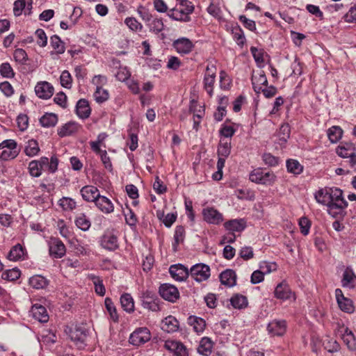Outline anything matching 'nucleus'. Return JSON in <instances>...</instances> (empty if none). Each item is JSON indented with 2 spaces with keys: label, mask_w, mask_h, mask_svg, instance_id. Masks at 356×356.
<instances>
[{
  "label": "nucleus",
  "mask_w": 356,
  "mask_h": 356,
  "mask_svg": "<svg viewBox=\"0 0 356 356\" xmlns=\"http://www.w3.org/2000/svg\"><path fill=\"white\" fill-rule=\"evenodd\" d=\"M169 272L172 277L177 281H183L189 275L188 269L181 264L171 266Z\"/></svg>",
  "instance_id": "19"
},
{
  "label": "nucleus",
  "mask_w": 356,
  "mask_h": 356,
  "mask_svg": "<svg viewBox=\"0 0 356 356\" xmlns=\"http://www.w3.org/2000/svg\"><path fill=\"white\" fill-rule=\"evenodd\" d=\"M277 264L275 263H270L267 261H261L259 264V270L264 273V275L269 274L273 271L276 270Z\"/></svg>",
  "instance_id": "62"
},
{
  "label": "nucleus",
  "mask_w": 356,
  "mask_h": 356,
  "mask_svg": "<svg viewBox=\"0 0 356 356\" xmlns=\"http://www.w3.org/2000/svg\"><path fill=\"white\" fill-rule=\"evenodd\" d=\"M140 299L142 305L145 309L152 312H157L160 309L158 300L156 298L154 293L152 291H146L143 292Z\"/></svg>",
  "instance_id": "10"
},
{
  "label": "nucleus",
  "mask_w": 356,
  "mask_h": 356,
  "mask_svg": "<svg viewBox=\"0 0 356 356\" xmlns=\"http://www.w3.org/2000/svg\"><path fill=\"white\" fill-rule=\"evenodd\" d=\"M165 347L177 356H188L186 348L179 341H167Z\"/></svg>",
  "instance_id": "22"
},
{
  "label": "nucleus",
  "mask_w": 356,
  "mask_h": 356,
  "mask_svg": "<svg viewBox=\"0 0 356 356\" xmlns=\"http://www.w3.org/2000/svg\"><path fill=\"white\" fill-rule=\"evenodd\" d=\"M50 44L56 54H61L65 52V43L58 35H54L51 37Z\"/></svg>",
  "instance_id": "41"
},
{
  "label": "nucleus",
  "mask_w": 356,
  "mask_h": 356,
  "mask_svg": "<svg viewBox=\"0 0 356 356\" xmlns=\"http://www.w3.org/2000/svg\"><path fill=\"white\" fill-rule=\"evenodd\" d=\"M104 303H105L106 308L110 314L111 318L114 321H118V315L117 314L116 308H115L112 300L110 298H106L105 299Z\"/></svg>",
  "instance_id": "54"
},
{
  "label": "nucleus",
  "mask_w": 356,
  "mask_h": 356,
  "mask_svg": "<svg viewBox=\"0 0 356 356\" xmlns=\"http://www.w3.org/2000/svg\"><path fill=\"white\" fill-rule=\"evenodd\" d=\"M204 220L210 224L218 225L223 220L222 213L213 207H207L202 210Z\"/></svg>",
  "instance_id": "11"
},
{
  "label": "nucleus",
  "mask_w": 356,
  "mask_h": 356,
  "mask_svg": "<svg viewBox=\"0 0 356 356\" xmlns=\"http://www.w3.org/2000/svg\"><path fill=\"white\" fill-rule=\"evenodd\" d=\"M268 331L272 336H282L286 328L285 321H273L268 325Z\"/></svg>",
  "instance_id": "21"
},
{
  "label": "nucleus",
  "mask_w": 356,
  "mask_h": 356,
  "mask_svg": "<svg viewBox=\"0 0 356 356\" xmlns=\"http://www.w3.org/2000/svg\"><path fill=\"white\" fill-rule=\"evenodd\" d=\"M29 284L37 289H43L47 286V279L41 275H34L29 279Z\"/></svg>",
  "instance_id": "45"
},
{
  "label": "nucleus",
  "mask_w": 356,
  "mask_h": 356,
  "mask_svg": "<svg viewBox=\"0 0 356 356\" xmlns=\"http://www.w3.org/2000/svg\"><path fill=\"white\" fill-rule=\"evenodd\" d=\"M76 111L80 118H88L90 114V108L88 102L84 99L79 100L76 104Z\"/></svg>",
  "instance_id": "28"
},
{
  "label": "nucleus",
  "mask_w": 356,
  "mask_h": 356,
  "mask_svg": "<svg viewBox=\"0 0 356 356\" xmlns=\"http://www.w3.org/2000/svg\"><path fill=\"white\" fill-rule=\"evenodd\" d=\"M335 295L339 307L342 311L347 313L353 312L354 307L352 300L345 298L341 289H336Z\"/></svg>",
  "instance_id": "17"
},
{
  "label": "nucleus",
  "mask_w": 356,
  "mask_h": 356,
  "mask_svg": "<svg viewBox=\"0 0 356 356\" xmlns=\"http://www.w3.org/2000/svg\"><path fill=\"white\" fill-rule=\"evenodd\" d=\"M116 79L120 81H126L131 76V73L127 67H119L115 74Z\"/></svg>",
  "instance_id": "58"
},
{
  "label": "nucleus",
  "mask_w": 356,
  "mask_h": 356,
  "mask_svg": "<svg viewBox=\"0 0 356 356\" xmlns=\"http://www.w3.org/2000/svg\"><path fill=\"white\" fill-rule=\"evenodd\" d=\"M232 81L227 73L224 71L220 72V87L221 89L227 90L230 88Z\"/></svg>",
  "instance_id": "59"
},
{
  "label": "nucleus",
  "mask_w": 356,
  "mask_h": 356,
  "mask_svg": "<svg viewBox=\"0 0 356 356\" xmlns=\"http://www.w3.org/2000/svg\"><path fill=\"white\" fill-rule=\"evenodd\" d=\"M230 302L234 308L238 309L245 308L248 304L246 296L241 294H234L230 298Z\"/></svg>",
  "instance_id": "36"
},
{
  "label": "nucleus",
  "mask_w": 356,
  "mask_h": 356,
  "mask_svg": "<svg viewBox=\"0 0 356 356\" xmlns=\"http://www.w3.org/2000/svg\"><path fill=\"white\" fill-rule=\"evenodd\" d=\"M60 206L64 210H73L75 209L76 204V202L70 197H63L59 200Z\"/></svg>",
  "instance_id": "60"
},
{
  "label": "nucleus",
  "mask_w": 356,
  "mask_h": 356,
  "mask_svg": "<svg viewBox=\"0 0 356 356\" xmlns=\"http://www.w3.org/2000/svg\"><path fill=\"white\" fill-rule=\"evenodd\" d=\"M40 152L38 143L35 140H30L27 142L24 148V153L29 157L36 156Z\"/></svg>",
  "instance_id": "44"
},
{
  "label": "nucleus",
  "mask_w": 356,
  "mask_h": 356,
  "mask_svg": "<svg viewBox=\"0 0 356 356\" xmlns=\"http://www.w3.org/2000/svg\"><path fill=\"white\" fill-rule=\"evenodd\" d=\"M95 203L97 208L104 213H110L114 210L113 203L105 196L100 195Z\"/></svg>",
  "instance_id": "27"
},
{
  "label": "nucleus",
  "mask_w": 356,
  "mask_h": 356,
  "mask_svg": "<svg viewBox=\"0 0 356 356\" xmlns=\"http://www.w3.org/2000/svg\"><path fill=\"white\" fill-rule=\"evenodd\" d=\"M188 324L193 327L195 332H202L205 328L206 323L203 318L197 316H190Z\"/></svg>",
  "instance_id": "38"
},
{
  "label": "nucleus",
  "mask_w": 356,
  "mask_h": 356,
  "mask_svg": "<svg viewBox=\"0 0 356 356\" xmlns=\"http://www.w3.org/2000/svg\"><path fill=\"white\" fill-rule=\"evenodd\" d=\"M88 278L92 281L95 292L100 296H104L106 293V289L103 284L102 280L93 274L88 275Z\"/></svg>",
  "instance_id": "39"
},
{
  "label": "nucleus",
  "mask_w": 356,
  "mask_h": 356,
  "mask_svg": "<svg viewBox=\"0 0 356 356\" xmlns=\"http://www.w3.org/2000/svg\"><path fill=\"white\" fill-rule=\"evenodd\" d=\"M323 346L324 348L330 353L337 352L340 348V346L338 342L335 339L329 337H326L323 340Z\"/></svg>",
  "instance_id": "51"
},
{
  "label": "nucleus",
  "mask_w": 356,
  "mask_h": 356,
  "mask_svg": "<svg viewBox=\"0 0 356 356\" xmlns=\"http://www.w3.org/2000/svg\"><path fill=\"white\" fill-rule=\"evenodd\" d=\"M330 194V188L320 189L315 193V199L316 201L323 205H326L330 213V206H331V199Z\"/></svg>",
  "instance_id": "31"
},
{
  "label": "nucleus",
  "mask_w": 356,
  "mask_h": 356,
  "mask_svg": "<svg viewBox=\"0 0 356 356\" xmlns=\"http://www.w3.org/2000/svg\"><path fill=\"white\" fill-rule=\"evenodd\" d=\"M66 252L64 243L58 238H51L49 242V253L54 258L63 257Z\"/></svg>",
  "instance_id": "12"
},
{
  "label": "nucleus",
  "mask_w": 356,
  "mask_h": 356,
  "mask_svg": "<svg viewBox=\"0 0 356 356\" xmlns=\"http://www.w3.org/2000/svg\"><path fill=\"white\" fill-rule=\"evenodd\" d=\"M0 74L5 78H12L15 75L13 70L8 63H4L1 65Z\"/></svg>",
  "instance_id": "63"
},
{
  "label": "nucleus",
  "mask_w": 356,
  "mask_h": 356,
  "mask_svg": "<svg viewBox=\"0 0 356 356\" xmlns=\"http://www.w3.org/2000/svg\"><path fill=\"white\" fill-rule=\"evenodd\" d=\"M31 312L34 318L42 323H46L49 320V316L44 307L38 305H34L32 307Z\"/></svg>",
  "instance_id": "29"
},
{
  "label": "nucleus",
  "mask_w": 356,
  "mask_h": 356,
  "mask_svg": "<svg viewBox=\"0 0 356 356\" xmlns=\"http://www.w3.org/2000/svg\"><path fill=\"white\" fill-rule=\"evenodd\" d=\"M231 152V143L227 140H220L218 148V156L228 157Z\"/></svg>",
  "instance_id": "48"
},
{
  "label": "nucleus",
  "mask_w": 356,
  "mask_h": 356,
  "mask_svg": "<svg viewBox=\"0 0 356 356\" xmlns=\"http://www.w3.org/2000/svg\"><path fill=\"white\" fill-rule=\"evenodd\" d=\"M21 275V272L17 268L8 270L2 273V277L9 281H15Z\"/></svg>",
  "instance_id": "57"
},
{
  "label": "nucleus",
  "mask_w": 356,
  "mask_h": 356,
  "mask_svg": "<svg viewBox=\"0 0 356 356\" xmlns=\"http://www.w3.org/2000/svg\"><path fill=\"white\" fill-rule=\"evenodd\" d=\"M109 97L108 92L103 88H97L94 92V98L98 103L106 101Z\"/></svg>",
  "instance_id": "56"
},
{
  "label": "nucleus",
  "mask_w": 356,
  "mask_h": 356,
  "mask_svg": "<svg viewBox=\"0 0 356 356\" xmlns=\"http://www.w3.org/2000/svg\"><path fill=\"white\" fill-rule=\"evenodd\" d=\"M151 339V334L147 327L136 329L129 337V342L134 346H140Z\"/></svg>",
  "instance_id": "7"
},
{
  "label": "nucleus",
  "mask_w": 356,
  "mask_h": 356,
  "mask_svg": "<svg viewBox=\"0 0 356 356\" xmlns=\"http://www.w3.org/2000/svg\"><path fill=\"white\" fill-rule=\"evenodd\" d=\"M179 328L177 320L172 316L165 318L161 322V329L167 332H174Z\"/></svg>",
  "instance_id": "30"
},
{
  "label": "nucleus",
  "mask_w": 356,
  "mask_h": 356,
  "mask_svg": "<svg viewBox=\"0 0 356 356\" xmlns=\"http://www.w3.org/2000/svg\"><path fill=\"white\" fill-rule=\"evenodd\" d=\"M148 26L149 28L150 31H152L155 33H159L161 31H163L164 28V24L162 19L152 17L151 20L149 22Z\"/></svg>",
  "instance_id": "50"
},
{
  "label": "nucleus",
  "mask_w": 356,
  "mask_h": 356,
  "mask_svg": "<svg viewBox=\"0 0 356 356\" xmlns=\"http://www.w3.org/2000/svg\"><path fill=\"white\" fill-rule=\"evenodd\" d=\"M275 178L273 172L262 168L254 169L249 175L251 181L264 185H272L275 182Z\"/></svg>",
  "instance_id": "1"
},
{
  "label": "nucleus",
  "mask_w": 356,
  "mask_h": 356,
  "mask_svg": "<svg viewBox=\"0 0 356 356\" xmlns=\"http://www.w3.org/2000/svg\"><path fill=\"white\" fill-rule=\"evenodd\" d=\"M274 294L276 298L286 300L293 298L295 300L289 286L284 282L278 284L275 289Z\"/></svg>",
  "instance_id": "15"
},
{
  "label": "nucleus",
  "mask_w": 356,
  "mask_h": 356,
  "mask_svg": "<svg viewBox=\"0 0 356 356\" xmlns=\"http://www.w3.org/2000/svg\"><path fill=\"white\" fill-rule=\"evenodd\" d=\"M35 36L36 38V42L40 47H44L47 44V37L44 30L37 29L35 32Z\"/></svg>",
  "instance_id": "61"
},
{
  "label": "nucleus",
  "mask_w": 356,
  "mask_h": 356,
  "mask_svg": "<svg viewBox=\"0 0 356 356\" xmlns=\"http://www.w3.org/2000/svg\"><path fill=\"white\" fill-rule=\"evenodd\" d=\"M336 152L339 156L348 159L344 162L348 163L350 166L354 167L356 165L355 149L353 144L346 143L339 145Z\"/></svg>",
  "instance_id": "4"
},
{
  "label": "nucleus",
  "mask_w": 356,
  "mask_h": 356,
  "mask_svg": "<svg viewBox=\"0 0 356 356\" xmlns=\"http://www.w3.org/2000/svg\"><path fill=\"white\" fill-rule=\"evenodd\" d=\"M172 46L180 54H188L193 49L192 41L186 38H180L173 42Z\"/></svg>",
  "instance_id": "14"
},
{
  "label": "nucleus",
  "mask_w": 356,
  "mask_h": 356,
  "mask_svg": "<svg viewBox=\"0 0 356 356\" xmlns=\"http://www.w3.org/2000/svg\"><path fill=\"white\" fill-rule=\"evenodd\" d=\"M220 280L226 286H234L236 284V274L233 270L227 269L220 274Z\"/></svg>",
  "instance_id": "24"
},
{
  "label": "nucleus",
  "mask_w": 356,
  "mask_h": 356,
  "mask_svg": "<svg viewBox=\"0 0 356 356\" xmlns=\"http://www.w3.org/2000/svg\"><path fill=\"white\" fill-rule=\"evenodd\" d=\"M286 168L288 172L294 175H300L303 170V166L295 159L286 161Z\"/></svg>",
  "instance_id": "47"
},
{
  "label": "nucleus",
  "mask_w": 356,
  "mask_h": 356,
  "mask_svg": "<svg viewBox=\"0 0 356 356\" xmlns=\"http://www.w3.org/2000/svg\"><path fill=\"white\" fill-rule=\"evenodd\" d=\"M107 134L105 133H101L98 135L97 139L95 141H91L90 143L91 149L93 152L95 151H99L102 149L100 147L101 146H104V147H106L105 145H104V141L106 138Z\"/></svg>",
  "instance_id": "55"
},
{
  "label": "nucleus",
  "mask_w": 356,
  "mask_h": 356,
  "mask_svg": "<svg viewBox=\"0 0 356 356\" xmlns=\"http://www.w3.org/2000/svg\"><path fill=\"white\" fill-rule=\"evenodd\" d=\"M120 303L123 309L127 312L131 313L134 311V299L129 293H124L121 296Z\"/></svg>",
  "instance_id": "37"
},
{
  "label": "nucleus",
  "mask_w": 356,
  "mask_h": 356,
  "mask_svg": "<svg viewBox=\"0 0 356 356\" xmlns=\"http://www.w3.org/2000/svg\"><path fill=\"white\" fill-rule=\"evenodd\" d=\"M189 110L190 112L193 113V116L199 120H201L204 114V109L203 106L199 105L197 102L194 99L191 101Z\"/></svg>",
  "instance_id": "52"
},
{
  "label": "nucleus",
  "mask_w": 356,
  "mask_h": 356,
  "mask_svg": "<svg viewBox=\"0 0 356 356\" xmlns=\"http://www.w3.org/2000/svg\"><path fill=\"white\" fill-rule=\"evenodd\" d=\"M159 291L161 296L169 302H175L179 298L177 288L170 284H161Z\"/></svg>",
  "instance_id": "9"
},
{
  "label": "nucleus",
  "mask_w": 356,
  "mask_h": 356,
  "mask_svg": "<svg viewBox=\"0 0 356 356\" xmlns=\"http://www.w3.org/2000/svg\"><path fill=\"white\" fill-rule=\"evenodd\" d=\"M216 72L217 69L214 65H208L204 76V88L211 97L213 95V86L216 81Z\"/></svg>",
  "instance_id": "5"
},
{
  "label": "nucleus",
  "mask_w": 356,
  "mask_h": 356,
  "mask_svg": "<svg viewBox=\"0 0 356 356\" xmlns=\"http://www.w3.org/2000/svg\"><path fill=\"white\" fill-rule=\"evenodd\" d=\"M224 226L231 232H241L245 227V222L243 219H234L226 222Z\"/></svg>",
  "instance_id": "34"
},
{
  "label": "nucleus",
  "mask_w": 356,
  "mask_h": 356,
  "mask_svg": "<svg viewBox=\"0 0 356 356\" xmlns=\"http://www.w3.org/2000/svg\"><path fill=\"white\" fill-rule=\"evenodd\" d=\"M185 238V229L183 226H177L175 231V235H174V239H175V243L173 244V248L175 250H177V246L181 243H183Z\"/></svg>",
  "instance_id": "53"
},
{
  "label": "nucleus",
  "mask_w": 356,
  "mask_h": 356,
  "mask_svg": "<svg viewBox=\"0 0 356 356\" xmlns=\"http://www.w3.org/2000/svg\"><path fill=\"white\" fill-rule=\"evenodd\" d=\"M168 15L177 21L188 22L190 19L189 14L186 13V10L181 8H175L168 11Z\"/></svg>",
  "instance_id": "33"
},
{
  "label": "nucleus",
  "mask_w": 356,
  "mask_h": 356,
  "mask_svg": "<svg viewBox=\"0 0 356 356\" xmlns=\"http://www.w3.org/2000/svg\"><path fill=\"white\" fill-rule=\"evenodd\" d=\"M101 245L106 250H115L118 248V238L112 233H106L101 239Z\"/></svg>",
  "instance_id": "23"
},
{
  "label": "nucleus",
  "mask_w": 356,
  "mask_h": 356,
  "mask_svg": "<svg viewBox=\"0 0 356 356\" xmlns=\"http://www.w3.org/2000/svg\"><path fill=\"white\" fill-rule=\"evenodd\" d=\"M46 164H48V158L45 156L41 157L40 160L31 161L29 164L30 175L34 177H40Z\"/></svg>",
  "instance_id": "13"
},
{
  "label": "nucleus",
  "mask_w": 356,
  "mask_h": 356,
  "mask_svg": "<svg viewBox=\"0 0 356 356\" xmlns=\"http://www.w3.org/2000/svg\"><path fill=\"white\" fill-rule=\"evenodd\" d=\"M83 199L86 202H95L101 195L99 190L94 186H85L80 191Z\"/></svg>",
  "instance_id": "18"
},
{
  "label": "nucleus",
  "mask_w": 356,
  "mask_h": 356,
  "mask_svg": "<svg viewBox=\"0 0 356 356\" xmlns=\"http://www.w3.org/2000/svg\"><path fill=\"white\" fill-rule=\"evenodd\" d=\"M35 91L38 97L49 99L54 94V87L47 81L38 83L35 87Z\"/></svg>",
  "instance_id": "16"
},
{
  "label": "nucleus",
  "mask_w": 356,
  "mask_h": 356,
  "mask_svg": "<svg viewBox=\"0 0 356 356\" xmlns=\"http://www.w3.org/2000/svg\"><path fill=\"white\" fill-rule=\"evenodd\" d=\"M57 122L58 118L54 113H46L40 119V122L44 127H54Z\"/></svg>",
  "instance_id": "43"
},
{
  "label": "nucleus",
  "mask_w": 356,
  "mask_h": 356,
  "mask_svg": "<svg viewBox=\"0 0 356 356\" xmlns=\"http://www.w3.org/2000/svg\"><path fill=\"white\" fill-rule=\"evenodd\" d=\"M213 344L209 338L204 337L201 339L197 351L204 356H209L212 352Z\"/></svg>",
  "instance_id": "35"
},
{
  "label": "nucleus",
  "mask_w": 356,
  "mask_h": 356,
  "mask_svg": "<svg viewBox=\"0 0 356 356\" xmlns=\"http://www.w3.org/2000/svg\"><path fill=\"white\" fill-rule=\"evenodd\" d=\"M331 206H330V213L334 215L339 213L348 206L347 202L343 198V192L339 188H330Z\"/></svg>",
  "instance_id": "2"
},
{
  "label": "nucleus",
  "mask_w": 356,
  "mask_h": 356,
  "mask_svg": "<svg viewBox=\"0 0 356 356\" xmlns=\"http://www.w3.org/2000/svg\"><path fill=\"white\" fill-rule=\"evenodd\" d=\"M33 0H17L14 3L13 12L15 16H19L22 12L30 15L32 9Z\"/></svg>",
  "instance_id": "20"
},
{
  "label": "nucleus",
  "mask_w": 356,
  "mask_h": 356,
  "mask_svg": "<svg viewBox=\"0 0 356 356\" xmlns=\"http://www.w3.org/2000/svg\"><path fill=\"white\" fill-rule=\"evenodd\" d=\"M0 149H2L0 157L4 161L13 159L19 153L17 144L14 140H5L0 143Z\"/></svg>",
  "instance_id": "3"
},
{
  "label": "nucleus",
  "mask_w": 356,
  "mask_h": 356,
  "mask_svg": "<svg viewBox=\"0 0 356 356\" xmlns=\"http://www.w3.org/2000/svg\"><path fill=\"white\" fill-rule=\"evenodd\" d=\"M356 277L353 272L350 269H346L343 275L342 286L346 287H353Z\"/></svg>",
  "instance_id": "49"
},
{
  "label": "nucleus",
  "mask_w": 356,
  "mask_h": 356,
  "mask_svg": "<svg viewBox=\"0 0 356 356\" xmlns=\"http://www.w3.org/2000/svg\"><path fill=\"white\" fill-rule=\"evenodd\" d=\"M341 338L348 348L350 350H356V338L353 332L348 327H343L341 331Z\"/></svg>",
  "instance_id": "26"
},
{
  "label": "nucleus",
  "mask_w": 356,
  "mask_h": 356,
  "mask_svg": "<svg viewBox=\"0 0 356 356\" xmlns=\"http://www.w3.org/2000/svg\"><path fill=\"white\" fill-rule=\"evenodd\" d=\"M60 83L62 86L66 88H70L72 86V79L70 73L67 71L64 70L60 76Z\"/></svg>",
  "instance_id": "64"
},
{
  "label": "nucleus",
  "mask_w": 356,
  "mask_h": 356,
  "mask_svg": "<svg viewBox=\"0 0 356 356\" xmlns=\"http://www.w3.org/2000/svg\"><path fill=\"white\" fill-rule=\"evenodd\" d=\"M190 275L198 282L205 281L210 276V268L204 264H197L191 267Z\"/></svg>",
  "instance_id": "6"
},
{
  "label": "nucleus",
  "mask_w": 356,
  "mask_h": 356,
  "mask_svg": "<svg viewBox=\"0 0 356 356\" xmlns=\"http://www.w3.org/2000/svg\"><path fill=\"white\" fill-rule=\"evenodd\" d=\"M24 254V250L20 244L13 246L8 254V259L10 261H17L22 259Z\"/></svg>",
  "instance_id": "42"
},
{
  "label": "nucleus",
  "mask_w": 356,
  "mask_h": 356,
  "mask_svg": "<svg viewBox=\"0 0 356 356\" xmlns=\"http://www.w3.org/2000/svg\"><path fill=\"white\" fill-rule=\"evenodd\" d=\"M79 128V126L77 123L74 122H69L59 128L58 130V134L60 137L68 136L77 132Z\"/></svg>",
  "instance_id": "32"
},
{
  "label": "nucleus",
  "mask_w": 356,
  "mask_h": 356,
  "mask_svg": "<svg viewBox=\"0 0 356 356\" xmlns=\"http://www.w3.org/2000/svg\"><path fill=\"white\" fill-rule=\"evenodd\" d=\"M75 224L80 229L83 231H87L91 226V222L89 219L84 213H79L77 215L75 219Z\"/></svg>",
  "instance_id": "40"
},
{
  "label": "nucleus",
  "mask_w": 356,
  "mask_h": 356,
  "mask_svg": "<svg viewBox=\"0 0 356 356\" xmlns=\"http://www.w3.org/2000/svg\"><path fill=\"white\" fill-rule=\"evenodd\" d=\"M252 84L255 92L259 93L261 90L262 86H266L268 81L264 72L254 73L252 76Z\"/></svg>",
  "instance_id": "25"
},
{
  "label": "nucleus",
  "mask_w": 356,
  "mask_h": 356,
  "mask_svg": "<svg viewBox=\"0 0 356 356\" xmlns=\"http://www.w3.org/2000/svg\"><path fill=\"white\" fill-rule=\"evenodd\" d=\"M65 332L79 348H83L85 346L87 334L84 329L75 327L74 328H67Z\"/></svg>",
  "instance_id": "8"
},
{
  "label": "nucleus",
  "mask_w": 356,
  "mask_h": 356,
  "mask_svg": "<svg viewBox=\"0 0 356 356\" xmlns=\"http://www.w3.org/2000/svg\"><path fill=\"white\" fill-rule=\"evenodd\" d=\"M343 130L337 126H333L327 130V136L331 143H334L342 136Z\"/></svg>",
  "instance_id": "46"
}]
</instances>
